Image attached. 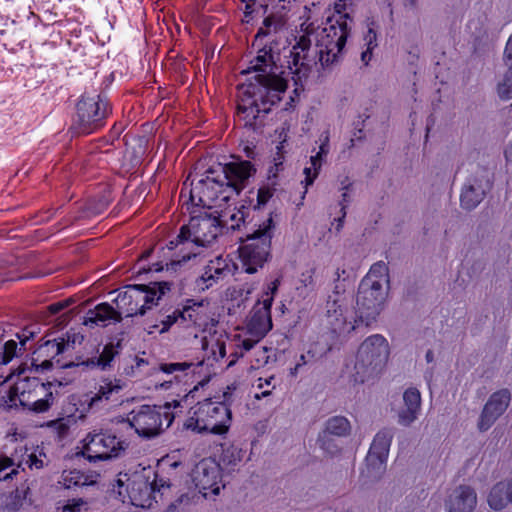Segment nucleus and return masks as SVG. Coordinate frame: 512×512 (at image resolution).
Here are the masks:
<instances>
[{
	"label": "nucleus",
	"mask_w": 512,
	"mask_h": 512,
	"mask_svg": "<svg viewBox=\"0 0 512 512\" xmlns=\"http://www.w3.org/2000/svg\"><path fill=\"white\" fill-rule=\"evenodd\" d=\"M505 157L508 162L512 163V142L509 144V146L505 150Z\"/></svg>",
	"instance_id": "64"
},
{
	"label": "nucleus",
	"mask_w": 512,
	"mask_h": 512,
	"mask_svg": "<svg viewBox=\"0 0 512 512\" xmlns=\"http://www.w3.org/2000/svg\"><path fill=\"white\" fill-rule=\"evenodd\" d=\"M510 402V392L507 389L493 393L485 404L479 418L478 428L480 431L488 430L493 423L507 409Z\"/></svg>",
	"instance_id": "18"
},
{
	"label": "nucleus",
	"mask_w": 512,
	"mask_h": 512,
	"mask_svg": "<svg viewBox=\"0 0 512 512\" xmlns=\"http://www.w3.org/2000/svg\"><path fill=\"white\" fill-rule=\"evenodd\" d=\"M62 512H87L86 503L83 501L68 504L63 508Z\"/></svg>",
	"instance_id": "55"
},
{
	"label": "nucleus",
	"mask_w": 512,
	"mask_h": 512,
	"mask_svg": "<svg viewBox=\"0 0 512 512\" xmlns=\"http://www.w3.org/2000/svg\"><path fill=\"white\" fill-rule=\"evenodd\" d=\"M364 42L366 47L369 49L377 47V34L373 27H368V30L364 35Z\"/></svg>",
	"instance_id": "52"
},
{
	"label": "nucleus",
	"mask_w": 512,
	"mask_h": 512,
	"mask_svg": "<svg viewBox=\"0 0 512 512\" xmlns=\"http://www.w3.org/2000/svg\"><path fill=\"white\" fill-rule=\"evenodd\" d=\"M283 26L282 20L280 18H276L274 16H268L263 20L262 26L259 28L257 34L255 35V39L253 42V46H261L262 38L267 37L273 33H277ZM265 45L273 47V42L265 43L262 47H259L258 50L262 49ZM274 50V48H272ZM259 51H257L258 53ZM278 55V61L280 60V55L278 52L273 51Z\"/></svg>",
	"instance_id": "30"
},
{
	"label": "nucleus",
	"mask_w": 512,
	"mask_h": 512,
	"mask_svg": "<svg viewBox=\"0 0 512 512\" xmlns=\"http://www.w3.org/2000/svg\"><path fill=\"white\" fill-rule=\"evenodd\" d=\"M388 295V288L367 281H360L354 309V324L370 326L377 320Z\"/></svg>",
	"instance_id": "9"
},
{
	"label": "nucleus",
	"mask_w": 512,
	"mask_h": 512,
	"mask_svg": "<svg viewBox=\"0 0 512 512\" xmlns=\"http://www.w3.org/2000/svg\"><path fill=\"white\" fill-rule=\"evenodd\" d=\"M213 273L209 271V264L205 267L203 274L197 279V286L201 289H208L214 284Z\"/></svg>",
	"instance_id": "50"
},
{
	"label": "nucleus",
	"mask_w": 512,
	"mask_h": 512,
	"mask_svg": "<svg viewBox=\"0 0 512 512\" xmlns=\"http://www.w3.org/2000/svg\"><path fill=\"white\" fill-rule=\"evenodd\" d=\"M33 380H40L36 377H22L20 378L16 384L14 385L13 390L15 391L16 395L18 396L19 402L21 405L24 404V395L26 396L28 393H32L34 383H32Z\"/></svg>",
	"instance_id": "40"
},
{
	"label": "nucleus",
	"mask_w": 512,
	"mask_h": 512,
	"mask_svg": "<svg viewBox=\"0 0 512 512\" xmlns=\"http://www.w3.org/2000/svg\"><path fill=\"white\" fill-rule=\"evenodd\" d=\"M350 297L345 293V288L341 284H336L332 293L326 301V317L331 329L336 333L345 331L347 325L354 330V310L350 308Z\"/></svg>",
	"instance_id": "12"
},
{
	"label": "nucleus",
	"mask_w": 512,
	"mask_h": 512,
	"mask_svg": "<svg viewBox=\"0 0 512 512\" xmlns=\"http://www.w3.org/2000/svg\"><path fill=\"white\" fill-rule=\"evenodd\" d=\"M369 281L375 284H380L381 287L389 289L388 267L383 261L374 263L369 272L361 281Z\"/></svg>",
	"instance_id": "34"
},
{
	"label": "nucleus",
	"mask_w": 512,
	"mask_h": 512,
	"mask_svg": "<svg viewBox=\"0 0 512 512\" xmlns=\"http://www.w3.org/2000/svg\"><path fill=\"white\" fill-rule=\"evenodd\" d=\"M17 355V343L14 340L7 341L0 351V364H7Z\"/></svg>",
	"instance_id": "45"
},
{
	"label": "nucleus",
	"mask_w": 512,
	"mask_h": 512,
	"mask_svg": "<svg viewBox=\"0 0 512 512\" xmlns=\"http://www.w3.org/2000/svg\"><path fill=\"white\" fill-rule=\"evenodd\" d=\"M352 22L349 14L333 16L316 36V51L322 66L337 61L350 34Z\"/></svg>",
	"instance_id": "7"
},
{
	"label": "nucleus",
	"mask_w": 512,
	"mask_h": 512,
	"mask_svg": "<svg viewBox=\"0 0 512 512\" xmlns=\"http://www.w3.org/2000/svg\"><path fill=\"white\" fill-rule=\"evenodd\" d=\"M509 503L508 486L504 483L496 484L488 496L489 506L496 511L502 510Z\"/></svg>",
	"instance_id": "32"
},
{
	"label": "nucleus",
	"mask_w": 512,
	"mask_h": 512,
	"mask_svg": "<svg viewBox=\"0 0 512 512\" xmlns=\"http://www.w3.org/2000/svg\"><path fill=\"white\" fill-rule=\"evenodd\" d=\"M70 422V417L59 418L49 422L48 426L51 427L53 431L57 434L58 438L61 439L67 435L70 427Z\"/></svg>",
	"instance_id": "44"
},
{
	"label": "nucleus",
	"mask_w": 512,
	"mask_h": 512,
	"mask_svg": "<svg viewBox=\"0 0 512 512\" xmlns=\"http://www.w3.org/2000/svg\"><path fill=\"white\" fill-rule=\"evenodd\" d=\"M192 365L193 363L191 362L164 363L160 365V370L166 374H173L176 372H184Z\"/></svg>",
	"instance_id": "47"
},
{
	"label": "nucleus",
	"mask_w": 512,
	"mask_h": 512,
	"mask_svg": "<svg viewBox=\"0 0 512 512\" xmlns=\"http://www.w3.org/2000/svg\"><path fill=\"white\" fill-rule=\"evenodd\" d=\"M476 504V492L468 485L455 487L444 500V507L447 512H472Z\"/></svg>",
	"instance_id": "19"
},
{
	"label": "nucleus",
	"mask_w": 512,
	"mask_h": 512,
	"mask_svg": "<svg viewBox=\"0 0 512 512\" xmlns=\"http://www.w3.org/2000/svg\"><path fill=\"white\" fill-rule=\"evenodd\" d=\"M341 213H342V215L339 218L334 220L337 222V225H336L337 231H340L341 228L343 227L344 219L346 217V206L345 205H342Z\"/></svg>",
	"instance_id": "60"
},
{
	"label": "nucleus",
	"mask_w": 512,
	"mask_h": 512,
	"mask_svg": "<svg viewBox=\"0 0 512 512\" xmlns=\"http://www.w3.org/2000/svg\"><path fill=\"white\" fill-rule=\"evenodd\" d=\"M82 455L90 462L117 458L125 450V442L106 433H89L84 440Z\"/></svg>",
	"instance_id": "14"
},
{
	"label": "nucleus",
	"mask_w": 512,
	"mask_h": 512,
	"mask_svg": "<svg viewBox=\"0 0 512 512\" xmlns=\"http://www.w3.org/2000/svg\"><path fill=\"white\" fill-rule=\"evenodd\" d=\"M192 481L199 492L207 497V491L213 495L220 493L221 467L213 458H204L199 461L191 473Z\"/></svg>",
	"instance_id": "16"
},
{
	"label": "nucleus",
	"mask_w": 512,
	"mask_h": 512,
	"mask_svg": "<svg viewBox=\"0 0 512 512\" xmlns=\"http://www.w3.org/2000/svg\"><path fill=\"white\" fill-rule=\"evenodd\" d=\"M223 217L225 215L218 210L213 214L192 217L188 225L181 227L180 239H189L193 249L211 245L225 226Z\"/></svg>",
	"instance_id": "10"
},
{
	"label": "nucleus",
	"mask_w": 512,
	"mask_h": 512,
	"mask_svg": "<svg viewBox=\"0 0 512 512\" xmlns=\"http://www.w3.org/2000/svg\"><path fill=\"white\" fill-rule=\"evenodd\" d=\"M309 49L310 40L302 36L297 45L293 47V51H291L292 61L288 62V67L296 85L301 83L303 79H306L311 70V65L307 61V54L305 53Z\"/></svg>",
	"instance_id": "21"
},
{
	"label": "nucleus",
	"mask_w": 512,
	"mask_h": 512,
	"mask_svg": "<svg viewBox=\"0 0 512 512\" xmlns=\"http://www.w3.org/2000/svg\"><path fill=\"white\" fill-rule=\"evenodd\" d=\"M190 310L189 307H185L183 310H174L172 313L164 315L161 314L158 322L162 325L159 330L160 333H165L169 328L176 323L179 319L186 320L185 314Z\"/></svg>",
	"instance_id": "36"
},
{
	"label": "nucleus",
	"mask_w": 512,
	"mask_h": 512,
	"mask_svg": "<svg viewBox=\"0 0 512 512\" xmlns=\"http://www.w3.org/2000/svg\"><path fill=\"white\" fill-rule=\"evenodd\" d=\"M493 183L492 172L484 167H478L464 183L460 194V205L463 209H475L490 191Z\"/></svg>",
	"instance_id": "15"
},
{
	"label": "nucleus",
	"mask_w": 512,
	"mask_h": 512,
	"mask_svg": "<svg viewBox=\"0 0 512 512\" xmlns=\"http://www.w3.org/2000/svg\"><path fill=\"white\" fill-rule=\"evenodd\" d=\"M68 343H65L64 339L61 341H57L56 339L47 340L44 344L40 345L38 350L35 352L37 354V358H33L32 365L36 367V371L48 370L52 367V362L50 359H45L41 362V364H36L35 361L39 359V357L45 356L54 358L55 356L64 352Z\"/></svg>",
	"instance_id": "26"
},
{
	"label": "nucleus",
	"mask_w": 512,
	"mask_h": 512,
	"mask_svg": "<svg viewBox=\"0 0 512 512\" xmlns=\"http://www.w3.org/2000/svg\"><path fill=\"white\" fill-rule=\"evenodd\" d=\"M178 246H181L179 253L166 264L167 270L176 271L179 266L199 255V253L192 248V242H190L189 239H180V233L174 240L169 242L168 248L174 250L177 249Z\"/></svg>",
	"instance_id": "24"
},
{
	"label": "nucleus",
	"mask_w": 512,
	"mask_h": 512,
	"mask_svg": "<svg viewBox=\"0 0 512 512\" xmlns=\"http://www.w3.org/2000/svg\"><path fill=\"white\" fill-rule=\"evenodd\" d=\"M372 50L373 49L367 47L366 50L361 53V60L365 65H367L372 58Z\"/></svg>",
	"instance_id": "61"
},
{
	"label": "nucleus",
	"mask_w": 512,
	"mask_h": 512,
	"mask_svg": "<svg viewBox=\"0 0 512 512\" xmlns=\"http://www.w3.org/2000/svg\"><path fill=\"white\" fill-rule=\"evenodd\" d=\"M32 383H34L33 391L30 394L28 393L26 396L24 395V403L35 399L58 395L55 385L52 382L44 383L41 380H33Z\"/></svg>",
	"instance_id": "35"
},
{
	"label": "nucleus",
	"mask_w": 512,
	"mask_h": 512,
	"mask_svg": "<svg viewBox=\"0 0 512 512\" xmlns=\"http://www.w3.org/2000/svg\"><path fill=\"white\" fill-rule=\"evenodd\" d=\"M255 3V0H248V3L245 4L244 9V17L246 18V21H249V18L252 17V14L254 12L253 4Z\"/></svg>",
	"instance_id": "59"
},
{
	"label": "nucleus",
	"mask_w": 512,
	"mask_h": 512,
	"mask_svg": "<svg viewBox=\"0 0 512 512\" xmlns=\"http://www.w3.org/2000/svg\"><path fill=\"white\" fill-rule=\"evenodd\" d=\"M171 290V283L166 281L152 282L149 285H127L114 299L120 317L144 315L152 305H157L166 292Z\"/></svg>",
	"instance_id": "4"
},
{
	"label": "nucleus",
	"mask_w": 512,
	"mask_h": 512,
	"mask_svg": "<svg viewBox=\"0 0 512 512\" xmlns=\"http://www.w3.org/2000/svg\"><path fill=\"white\" fill-rule=\"evenodd\" d=\"M235 387L228 386L222 395V401L205 399L194 408L192 415L185 421L184 427L197 433L209 432L221 435L228 431L232 413L229 408Z\"/></svg>",
	"instance_id": "3"
},
{
	"label": "nucleus",
	"mask_w": 512,
	"mask_h": 512,
	"mask_svg": "<svg viewBox=\"0 0 512 512\" xmlns=\"http://www.w3.org/2000/svg\"><path fill=\"white\" fill-rule=\"evenodd\" d=\"M189 501L190 497L187 494H182L180 497L177 498V500H175L168 506L167 512H175L179 505L188 504Z\"/></svg>",
	"instance_id": "57"
},
{
	"label": "nucleus",
	"mask_w": 512,
	"mask_h": 512,
	"mask_svg": "<svg viewBox=\"0 0 512 512\" xmlns=\"http://www.w3.org/2000/svg\"><path fill=\"white\" fill-rule=\"evenodd\" d=\"M209 271H212L214 284L228 272V266L221 257L209 262Z\"/></svg>",
	"instance_id": "43"
},
{
	"label": "nucleus",
	"mask_w": 512,
	"mask_h": 512,
	"mask_svg": "<svg viewBox=\"0 0 512 512\" xmlns=\"http://www.w3.org/2000/svg\"><path fill=\"white\" fill-rule=\"evenodd\" d=\"M389 357V345L380 334L367 337L359 346L354 365L353 379L364 383L378 376L385 367Z\"/></svg>",
	"instance_id": "6"
},
{
	"label": "nucleus",
	"mask_w": 512,
	"mask_h": 512,
	"mask_svg": "<svg viewBox=\"0 0 512 512\" xmlns=\"http://www.w3.org/2000/svg\"><path fill=\"white\" fill-rule=\"evenodd\" d=\"M350 423L342 416H334L329 418L325 423V428L319 433L318 443H321L324 447L329 444V437H345L350 433Z\"/></svg>",
	"instance_id": "25"
},
{
	"label": "nucleus",
	"mask_w": 512,
	"mask_h": 512,
	"mask_svg": "<svg viewBox=\"0 0 512 512\" xmlns=\"http://www.w3.org/2000/svg\"><path fill=\"white\" fill-rule=\"evenodd\" d=\"M272 328L271 315L264 309L259 311L253 308L252 316L248 322V331L258 339L263 338Z\"/></svg>",
	"instance_id": "27"
},
{
	"label": "nucleus",
	"mask_w": 512,
	"mask_h": 512,
	"mask_svg": "<svg viewBox=\"0 0 512 512\" xmlns=\"http://www.w3.org/2000/svg\"><path fill=\"white\" fill-rule=\"evenodd\" d=\"M17 337H18V339L20 340V344H21L22 346H24V345H25V343H26V341H27L29 338L34 337V332H33V331H31V332H29V334L27 335V334L25 333V331H24V332H23V334H21V335H20V334H18V335H17Z\"/></svg>",
	"instance_id": "62"
},
{
	"label": "nucleus",
	"mask_w": 512,
	"mask_h": 512,
	"mask_svg": "<svg viewBox=\"0 0 512 512\" xmlns=\"http://www.w3.org/2000/svg\"><path fill=\"white\" fill-rule=\"evenodd\" d=\"M319 445H320L321 449H323L330 455H334V454L338 453L340 450L339 446L336 445L335 443H333L332 437H329V444H327L328 445L327 447H324L321 443H319Z\"/></svg>",
	"instance_id": "58"
},
{
	"label": "nucleus",
	"mask_w": 512,
	"mask_h": 512,
	"mask_svg": "<svg viewBox=\"0 0 512 512\" xmlns=\"http://www.w3.org/2000/svg\"><path fill=\"white\" fill-rule=\"evenodd\" d=\"M111 109L100 95H83L76 106L73 130L78 134H91L104 125Z\"/></svg>",
	"instance_id": "11"
},
{
	"label": "nucleus",
	"mask_w": 512,
	"mask_h": 512,
	"mask_svg": "<svg viewBox=\"0 0 512 512\" xmlns=\"http://www.w3.org/2000/svg\"><path fill=\"white\" fill-rule=\"evenodd\" d=\"M497 92L502 100L512 99V68H508L502 81L498 83Z\"/></svg>",
	"instance_id": "41"
},
{
	"label": "nucleus",
	"mask_w": 512,
	"mask_h": 512,
	"mask_svg": "<svg viewBox=\"0 0 512 512\" xmlns=\"http://www.w3.org/2000/svg\"><path fill=\"white\" fill-rule=\"evenodd\" d=\"M248 212L246 210V207L244 205H241V207L237 210V212H233L230 214L229 219L232 221L231 229H239L240 223L245 221V218L247 217Z\"/></svg>",
	"instance_id": "49"
},
{
	"label": "nucleus",
	"mask_w": 512,
	"mask_h": 512,
	"mask_svg": "<svg viewBox=\"0 0 512 512\" xmlns=\"http://www.w3.org/2000/svg\"><path fill=\"white\" fill-rule=\"evenodd\" d=\"M503 61L508 68H512V34L507 40L503 53Z\"/></svg>",
	"instance_id": "53"
},
{
	"label": "nucleus",
	"mask_w": 512,
	"mask_h": 512,
	"mask_svg": "<svg viewBox=\"0 0 512 512\" xmlns=\"http://www.w3.org/2000/svg\"><path fill=\"white\" fill-rule=\"evenodd\" d=\"M242 457V449L237 446L230 445L223 449L220 459L225 466L234 467L241 462Z\"/></svg>",
	"instance_id": "38"
},
{
	"label": "nucleus",
	"mask_w": 512,
	"mask_h": 512,
	"mask_svg": "<svg viewBox=\"0 0 512 512\" xmlns=\"http://www.w3.org/2000/svg\"><path fill=\"white\" fill-rule=\"evenodd\" d=\"M30 488L27 484H22L13 491L5 503L6 512H20L22 509L31 505L32 500L29 497Z\"/></svg>",
	"instance_id": "29"
},
{
	"label": "nucleus",
	"mask_w": 512,
	"mask_h": 512,
	"mask_svg": "<svg viewBox=\"0 0 512 512\" xmlns=\"http://www.w3.org/2000/svg\"><path fill=\"white\" fill-rule=\"evenodd\" d=\"M265 294L266 298H264L262 301H258L257 304L254 306V309H257L259 311H263L265 309L270 314L273 296H269V292H266Z\"/></svg>",
	"instance_id": "54"
},
{
	"label": "nucleus",
	"mask_w": 512,
	"mask_h": 512,
	"mask_svg": "<svg viewBox=\"0 0 512 512\" xmlns=\"http://www.w3.org/2000/svg\"><path fill=\"white\" fill-rule=\"evenodd\" d=\"M144 152H145L144 141L139 140V142L134 147H132L131 151L130 150L127 151V156L130 157L129 158L130 164L132 166H137L138 164H140Z\"/></svg>",
	"instance_id": "46"
},
{
	"label": "nucleus",
	"mask_w": 512,
	"mask_h": 512,
	"mask_svg": "<svg viewBox=\"0 0 512 512\" xmlns=\"http://www.w3.org/2000/svg\"><path fill=\"white\" fill-rule=\"evenodd\" d=\"M404 407L398 412V423L410 426L417 418L421 409V394L416 388H408L403 393Z\"/></svg>",
	"instance_id": "22"
},
{
	"label": "nucleus",
	"mask_w": 512,
	"mask_h": 512,
	"mask_svg": "<svg viewBox=\"0 0 512 512\" xmlns=\"http://www.w3.org/2000/svg\"><path fill=\"white\" fill-rule=\"evenodd\" d=\"M179 402H166L163 406L141 405L130 411L123 422L129 424L135 433L144 439L159 436L174 420L172 407H178Z\"/></svg>",
	"instance_id": "5"
},
{
	"label": "nucleus",
	"mask_w": 512,
	"mask_h": 512,
	"mask_svg": "<svg viewBox=\"0 0 512 512\" xmlns=\"http://www.w3.org/2000/svg\"><path fill=\"white\" fill-rule=\"evenodd\" d=\"M320 147L319 151L310 157V163L312 164V167H314L316 170L321 169L323 161L325 157L329 153V135L328 133H323L320 137Z\"/></svg>",
	"instance_id": "39"
},
{
	"label": "nucleus",
	"mask_w": 512,
	"mask_h": 512,
	"mask_svg": "<svg viewBox=\"0 0 512 512\" xmlns=\"http://www.w3.org/2000/svg\"><path fill=\"white\" fill-rule=\"evenodd\" d=\"M121 386L112 382H106L100 385L98 391L90 397L88 407L90 409L106 408L108 401L111 399L113 393H118Z\"/></svg>",
	"instance_id": "31"
},
{
	"label": "nucleus",
	"mask_w": 512,
	"mask_h": 512,
	"mask_svg": "<svg viewBox=\"0 0 512 512\" xmlns=\"http://www.w3.org/2000/svg\"><path fill=\"white\" fill-rule=\"evenodd\" d=\"M255 343L256 342L252 339H244L242 341V347L245 351H249L254 347Z\"/></svg>",
	"instance_id": "63"
},
{
	"label": "nucleus",
	"mask_w": 512,
	"mask_h": 512,
	"mask_svg": "<svg viewBox=\"0 0 512 512\" xmlns=\"http://www.w3.org/2000/svg\"><path fill=\"white\" fill-rule=\"evenodd\" d=\"M319 171H320V169L316 170L314 167H312L311 163H310L309 167L304 168V174H305L304 182H305L306 188L314 183L315 179L317 178V176L319 174Z\"/></svg>",
	"instance_id": "51"
},
{
	"label": "nucleus",
	"mask_w": 512,
	"mask_h": 512,
	"mask_svg": "<svg viewBox=\"0 0 512 512\" xmlns=\"http://www.w3.org/2000/svg\"><path fill=\"white\" fill-rule=\"evenodd\" d=\"M278 55L271 46L265 45L250 62L251 66L244 73L255 72L256 83H251L247 90L248 98L238 104V115L245 126L256 130L260 113L268 114L273 105L281 100L287 89V82L281 76L282 67L278 64Z\"/></svg>",
	"instance_id": "1"
},
{
	"label": "nucleus",
	"mask_w": 512,
	"mask_h": 512,
	"mask_svg": "<svg viewBox=\"0 0 512 512\" xmlns=\"http://www.w3.org/2000/svg\"><path fill=\"white\" fill-rule=\"evenodd\" d=\"M60 483L66 489L83 487L94 484L93 480L79 470L63 471Z\"/></svg>",
	"instance_id": "33"
},
{
	"label": "nucleus",
	"mask_w": 512,
	"mask_h": 512,
	"mask_svg": "<svg viewBox=\"0 0 512 512\" xmlns=\"http://www.w3.org/2000/svg\"><path fill=\"white\" fill-rule=\"evenodd\" d=\"M122 317L119 316L116 307L107 302L100 303L94 309H90L84 320V325L89 327L101 326L106 327L112 322H120Z\"/></svg>",
	"instance_id": "23"
},
{
	"label": "nucleus",
	"mask_w": 512,
	"mask_h": 512,
	"mask_svg": "<svg viewBox=\"0 0 512 512\" xmlns=\"http://www.w3.org/2000/svg\"><path fill=\"white\" fill-rule=\"evenodd\" d=\"M321 356L322 354H318L313 349H309L305 354L300 355L296 365L293 368H291L290 374L292 376H296L302 366L318 360Z\"/></svg>",
	"instance_id": "42"
},
{
	"label": "nucleus",
	"mask_w": 512,
	"mask_h": 512,
	"mask_svg": "<svg viewBox=\"0 0 512 512\" xmlns=\"http://www.w3.org/2000/svg\"><path fill=\"white\" fill-rule=\"evenodd\" d=\"M314 271L312 269H309L301 274L300 282L304 287H313L314 284V278H313Z\"/></svg>",
	"instance_id": "56"
},
{
	"label": "nucleus",
	"mask_w": 512,
	"mask_h": 512,
	"mask_svg": "<svg viewBox=\"0 0 512 512\" xmlns=\"http://www.w3.org/2000/svg\"><path fill=\"white\" fill-rule=\"evenodd\" d=\"M57 397L58 395H53L51 397L35 399L33 401H28L24 403L22 406L34 413H44L47 412L54 405Z\"/></svg>",
	"instance_id": "37"
},
{
	"label": "nucleus",
	"mask_w": 512,
	"mask_h": 512,
	"mask_svg": "<svg viewBox=\"0 0 512 512\" xmlns=\"http://www.w3.org/2000/svg\"><path fill=\"white\" fill-rule=\"evenodd\" d=\"M274 189L269 185H264L260 187L257 191V204L254 206V209H260L264 206L273 196Z\"/></svg>",
	"instance_id": "48"
},
{
	"label": "nucleus",
	"mask_w": 512,
	"mask_h": 512,
	"mask_svg": "<svg viewBox=\"0 0 512 512\" xmlns=\"http://www.w3.org/2000/svg\"><path fill=\"white\" fill-rule=\"evenodd\" d=\"M255 173L256 168L250 161L214 164L205 171V177L196 184L192 183L189 200L196 206L221 208L234 195L241 193Z\"/></svg>",
	"instance_id": "2"
},
{
	"label": "nucleus",
	"mask_w": 512,
	"mask_h": 512,
	"mask_svg": "<svg viewBox=\"0 0 512 512\" xmlns=\"http://www.w3.org/2000/svg\"><path fill=\"white\" fill-rule=\"evenodd\" d=\"M275 224L272 213L258 228L247 234L245 243L240 246L239 252L246 273L253 274L263 267L270 256L271 240Z\"/></svg>",
	"instance_id": "8"
},
{
	"label": "nucleus",
	"mask_w": 512,
	"mask_h": 512,
	"mask_svg": "<svg viewBox=\"0 0 512 512\" xmlns=\"http://www.w3.org/2000/svg\"><path fill=\"white\" fill-rule=\"evenodd\" d=\"M393 437L392 428H384L375 435L366 457L365 468L361 472L362 477L369 481H375L381 477L386 469V460Z\"/></svg>",
	"instance_id": "13"
},
{
	"label": "nucleus",
	"mask_w": 512,
	"mask_h": 512,
	"mask_svg": "<svg viewBox=\"0 0 512 512\" xmlns=\"http://www.w3.org/2000/svg\"><path fill=\"white\" fill-rule=\"evenodd\" d=\"M169 487L170 483L168 480L156 476L152 483L145 481L133 483L129 497L135 506L150 507L152 498L156 499V493H160L161 490L168 489Z\"/></svg>",
	"instance_id": "20"
},
{
	"label": "nucleus",
	"mask_w": 512,
	"mask_h": 512,
	"mask_svg": "<svg viewBox=\"0 0 512 512\" xmlns=\"http://www.w3.org/2000/svg\"><path fill=\"white\" fill-rule=\"evenodd\" d=\"M120 345L121 339H118L116 344L110 343L105 345L99 356L89 358L88 360L83 361L81 365L91 368H100L101 370L108 369L115 356L118 354L117 348H119Z\"/></svg>",
	"instance_id": "28"
},
{
	"label": "nucleus",
	"mask_w": 512,
	"mask_h": 512,
	"mask_svg": "<svg viewBox=\"0 0 512 512\" xmlns=\"http://www.w3.org/2000/svg\"><path fill=\"white\" fill-rule=\"evenodd\" d=\"M20 458H11L8 456H0V481H7L12 479L14 475L18 474V469L23 465L28 466L30 469H42L47 463L48 459L46 454L38 448L28 453L27 448H21Z\"/></svg>",
	"instance_id": "17"
}]
</instances>
